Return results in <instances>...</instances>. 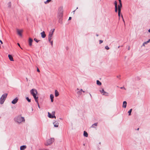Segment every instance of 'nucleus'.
<instances>
[{
    "instance_id": "nucleus-54",
    "label": "nucleus",
    "mask_w": 150,
    "mask_h": 150,
    "mask_svg": "<svg viewBox=\"0 0 150 150\" xmlns=\"http://www.w3.org/2000/svg\"><path fill=\"white\" fill-rule=\"evenodd\" d=\"M148 31L150 33V28L148 30Z\"/></svg>"
},
{
    "instance_id": "nucleus-18",
    "label": "nucleus",
    "mask_w": 150,
    "mask_h": 150,
    "mask_svg": "<svg viewBox=\"0 0 150 150\" xmlns=\"http://www.w3.org/2000/svg\"><path fill=\"white\" fill-rule=\"evenodd\" d=\"M100 92L101 93H102L103 95H105V93H106V92L104 91L103 89H102L101 90H100Z\"/></svg>"
},
{
    "instance_id": "nucleus-5",
    "label": "nucleus",
    "mask_w": 150,
    "mask_h": 150,
    "mask_svg": "<svg viewBox=\"0 0 150 150\" xmlns=\"http://www.w3.org/2000/svg\"><path fill=\"white\" fill-rule=\"evenodd\" d=\"M77 90L78 91L77 92V93L79 96L81 94L82 92H85V91H83V90L82 89H81L80 90L78 88H77Z\"/></svg>"
},
{
    "instance_id": "nucleus-44",
    "label": "nucleus",
    "mask_w": 150,
    "mask_h": 150,
    "mask_svg": "<svg viewBox=\"0 0 150 150\" xmlns=\"http://www.w3.org/2000/svg\"><path fill=\"white\" fill-rule=\"evenodd\" d=\"M17 44H18V45L21 48V49H22V48L21 47L19 43H18Z\"/></svg>"
},
{
    "instance_id": "nucleus-26",
    "label": "nucleus",
    "mask_w": 150,
    "mask_h": 150,
    "mask_svg": "<svg viewBox=\"0 0 150 150\" xmlns=\"http://www.w3.org/2000/svg\"><path fill=\"white\" fill-rule=\"evenodd\" d=\"M97 125V123H96L93 124L91 126V127L94 128V125H95V126H96Z\"/></svg>"
},
{
    "instance_id": "nucleus-25",
    "label": "nucleus",
    "mask_w": 150,
    "mask_h": 150,
    "mask_svg": "<svg viewBox=\"0 0 150 150\" xmlns=\"http://www.w3.org/2000/svg\"><path fill=\"white\" fill-rule=\"evenodd\" d=\"M132 109H130L128 112V113H129V115H131V113L132 112Z\"/></svg>"
},
{
    "instance_id": "nucleus-14",
    "label": "nucleus",
    "mask_w": 150,
    "mask_h": 150,
    "mask_svg": "<svg viewBox=\"0 0 150 150\" xmlns=\"http://www.w3.org/2000/svg\"><path fill=\"white\" fill-rule=\"evenodd\" d=\"M54 31V29H52L49 33V35H53V34Z\"/></svg>"
},
{
    "instance_id": "nucleus-43",
    "label": "nucleus",
    "mask_w": 150,
    "mask_h": 150,
    "mask_svg": "<svg viewBox=\"0 0 150 150\" xmlns=\"http://www.w3.org/2000/svg\"><path fill=\"white\" fill-rule=\"evenodd\" d=\"M121 17H122V18L123 21V22H124V24H125V21H124V20L123 19V16H122V15H121Z\"/></svg>"
},
{
    "instance_id": "nucleus-12",
    "label": "nucleus",
    "mask_w": 150,
    "mask_h": 150,
    "mask_svg": "<svg viewBox=\"0 0 150 150\" xmlns=\"http://www.w3.org/2000/svg\"><path fill=\"white\" fill-rule=\"evenodd\" d=\"M33 41V40L31 38H29V44L30 46H31L32 45V43Z\"/></svg>"
},
{
    "instance_id": "nucleus-1",
    "label": "nucleus",
    "mask_w": 150,
    "mask_h": 150,
    "mask_svg": "<svg viewBox=\"0 0 150 150\" xmlns=\"http://www.w3.org/2000/svg\"><path fill=\"white\" fill-rule=\"evenodd\" d=\"M14 120L19 124H20L21 122H24L25 121L24 117H21V115H18L15 117Z\"/></svg>"
},
{
    "instance_id": "nucleus-4",
    "label": "nucleus",
    "mask_w": 150,
    "mask_h": 150,
    "mask_svg": "<svg viewBox=\"0 0 150 150\" xmlns=\"http://www.w3.org/2000/svg\"><path fill=\"white\" fill-rule=\"evenodd\" d=\"M54 141V138H51L47 141L45 143L46 146H48L51 144Z\"/></svg>"
},
{
    "instance_id": "nucleus-42",
    "label": "nucleus",
    "mask_w": 150,
    "mask_h": 150,
    "mask_svg": "<svg viewBox=\"0 0 150 150\" xmlns=\"http://www.w3.org/2000/svg\"><path fill=\"white\" fill-rule=\"evenodd\" d=\"M121 17H122V18L123 21V22H124V24H125V21H124V20L123 19V16H122V15H121Z\"/></svg>"
},
{
    "instance_id": "nucleus-9",
    "label": "nucleus",
    "mask_w": 150,
    "mask_h": 150,
    "mask_svg": "<svg viewBox=\"0 0 150 150\" xmlns=\"http://www.w3.org/2000/svg\"><path fill=\"white\" fill-rule=\"evenodd\" d=\"M40 34L42 38H44L45 37L46 35L45 34V33L44 31H43L42 32H41Z\"/></svg>"
},
{
    "instance_id": "nucleus-36",
    "label": "nucleus",
    "mask_w": 150,
    "mask_h": 150,
    "mask_svg": "<svg viewBox=\"0 0 150 150\" xmlns=\"http://www.w3.org/2000/svg\"><path fill=\"white\" fill-rule=\"evenodd\" d=\"M115 7L117 6V3L116 1H115L114 3Z\"/></svg>"
},
{
    "instance_id": "nucleus-62",
    "label": "nucleus",
    "mask_w": 150,
    "mask_h": 150,
    "mask_svg": "<svg viewBox=\"0 0 150 150\" xmlns=\"http://www.w3.org/2000/svg\"><path fill=\"white\" fill-rule=\"evenodd\" d=\"M78 8V7H77V8H76V9H77Z\"/></svg>"
},
{
    "instance_id": "nucleus-60",
    "label": "nucleus",
    "mask_w": 150,
    "mask_h": 150,
    "mask_svg": "<svg viewBox=\"0 0 150 150\" xmlns=\"http://www.w3.org/2000/svg\"><path fill=\"white\" fill-rule=\"evenodd\" d=\"M117 78H118V77H119V76H117Z\"/></svg>"
},
{
    "instance_id": "nucleus-57",
    "label": "nucleus",
    "mask_w": 150,
    "mask_h": 150,
    "mask_svg": "<svg viewBox=\"0 0 150 150\" xmlns=\"http://www.w3.org/2000/svg\"><path fill=\"white\" fill-rule=\"evenodd\" d=\"M26 80H27V81L28 80V78H26Z\"/></svg>"
},
{
    "instance_id": "nucleus-41",
    "label": "nucleus",
    "mask_w": 150,
    "mask_h": 150,
    "mask_svg": "<svg viewBox=\"0 0 150 150\" xmlns=\"http://www.w3.org/2000/svg\"><path fill=\"white\" fill-rule=\"evenodd\" d=\"M120 88L121 89H124L125 90H126V88L124 87H121Z\"/></svg>"
},
{
    "instance_id": "nucleus-21",
    "label": "nucleus",
    "mask_w": 150,
    "mask_h": 150,
    "mask_svg": "<svg viewBox=\"0 0 150 150\" xmlns=\"http://www.w3.org/2000/svg\"><path fill=\"white\" fill-rule=\"evenodd\" d=\"M53 115H52L50 112H48V117H49L50 118H53Z\"/></svg>"
},
{
    "instance_id": "nucleus-22",
    "label": "nucleus",
    "mask_w": 150,
    "mask_h": 150,
    "mask_svg": "<svg viewBox=\"0 0 150 150\" xmlns=\"http://www.w3.org/2000/svg\"><path fill=\"white\" fill-rule=\"evenodd\" d=\"M83 135L84 137H87L88 136V134L87 132L84 131L83 132Z\"/></svg>"
},
{
    "instance_id": "nucleus-40",
    "label": "nucleus",
    "mask_w": 150,
    "mask_h": 150,
    "mask_svg": "<svg viewBox=\"0 0 150 150\" xmlns=\"http://www.w3.org/2000/svg\"><path fill=\"white\" fill-rule=\"evenodd\" d=\"M103 42V41L101 40H99V43L100 44H101V43H102V42Z\"/></svg>"
},
{
    "instance_id": "nucleus-61",
    "label": "nucleus",
    "mask_w": 150,
    "mask_h": 150,
    "mask_svg": "<svg viewBox=\"0 0 150 150\" xmlns=\"http://www.w3.org/2000/svg\"><path fill=\"white\" fill-rule=\"evenodd\" d=\"M137 129V130H138L139 129V128H138Z\"/></svg>"
},
{
    "instance_id": "nucleus-51",
    "label": "nucleus",
    "mask_w": 150,
    "mask_h": 150,
    "mask_svg": "<svg viewBox=\"0 0 150 150\" xmlns=\"http://www.w3.org/2000/svg\"><path fill=\"white\" fill-rule=\"evenodd\" d=\"M39 150H47V149H40Z\"/></svg>"
},
{
    "instance_id": "nucleus-37",
    "label": "nucleus",
    "mask_w": 150,
    "mask_h": 150,
    "mask_svg": "<svg viewBox=\"0 0 150 150\" xmlns=\"http://www.w3.org/2000/svg\"><path fill=\"white\" fill-rule=\"evenodd\" d=\"M50 42V43L51 44L52 46L53 45V41H51V40H50V41H49Z\"/></svg>"
},
{
    "instance_id": "nucleus-33",
    "label": "nucleus",
    "mask_w": 150,
    "mask_h": 150,
    "mask_svg": "<svg viewBox=\"0 0 150 150\" xmlns=\"http://www.w3.org/2000/svg\"><path fill=\"white\" fill-rule=\"evenodd\" d=\"M118 11V15L120 17V13L121 11H120V9H119V11Z\"/></svg>"
},
{
    "instance_id": "nucleus-55",
    "label": "nucleus",
    "mask_w": 150,
    "mask_h": 150,
    "mask_svg": "<svg viewBox=\"0 0 150 150\" xmlns=\"http://www.w3.org/2000/svg\"><path fill=\"white\" fill-rule=\"evenodd\" d=\"M89 95H90V96H91V97L92 96H91V94L90 93H89Z\"/></svg>"
},
{
    "instance_id": "nucleus-56",
    "label": "nucleus",
    "mask_w": 150,
    "mask_h": 150,
    "mask_svg": "<svg viewBox=\"0 0 150 150\" xmlns=\"http://www.w3.org/2000/svg\"><path fill=\"white\" fill-rule=\"evenodd\" d=\"M96 36H98V34H97L96 35Z\"/></svg>"
},
{
    "instance_id": "nucleus-47",
    "label": "nucleus",
    "mask_w": 150,
    "mask_h": 150,
    "mask_svg": "<svg viewBox=\"0 0 150 150\" xmlns=\"http://www.w3.org/2000/svg\"><path fill=\"white\" fill-rule=\"evenodd\" d=\"M37 71L38 72H40V71L39 69L38 68H37Z\"/></svg>"
},
{
    "instance_id": "nucleus-50",
    "label": "nucleus",
    "mask_w": 150,
    "mask_h": 150,
    "mask_svg": "<svg viewBox=\"0 0 150 150\" xmlns=\"http://www.w3.org/2000/svg\"><path fill=\"white\" fill-rule=\"evenodd\" d=\"M0 42H1V43L2 44H3V42H2V41L1 40H0Z\"/></svg>"
},
{
    "instance_id": "nucleus-20",
    "label": "nucleus",
    "mask_w": 150,
    "mask_h": 150,
    "mask_svg": "<svg viewBox=\"0 0 150 150\" xmlns=\"http://www.w3.org/2000/svg\"><path fill=\"white\" fill-rule=\"evenodd\" d=\"M52 35H48V40L49 41H50V40H51L52 39Z\"/></svg>"
},
{
    "instance_id": "nucleus-11",
    "label": "nucleus",
    "mask_w": 150,
    "mask_h": 150,
    "mask_svg": "<svg viewBox=\"0 0 150 150\" xmlns=\"http://www.w3.org/2000/svg\"><path fill=\"white\" fill-rule=\"evenodd\" d=\"M7 94L6 93H5L2 95L1 97L2 98H3L5 100H6L7 96Z\"/></svg>"
},
{
    "instance_id": "nucleus-2",
    "label": "nucleus",
    "mask_w": 150,
    "mask_h": 150,
    "mask_svg": "<svg viewBox=\"0 0 150 150\" xmlns=\"http://www.w3.org/2000/svg\"><path fill=\"white\" fill-rule=\"evenodd\" d=\"M63 10L62 7H60L58 9V13H57V17L59 19H60H60L62 18L63 16Z\"/></svg>"
},
{
    "instance_id": "nucleus-29",
    "label": "nucleus",
    "mask_w": 150,
    "mask_h": 150,
    "mask_svg": "<svg viewBox=\"0 0 150 150\" xmlns=\"http://www.w3.org/2000/svg\"><path fill=\"white\" fill-rule=\"evenodd\" d=\"M59 23H60L61 24H62V18L60 19H60H59Z\"/></svg>"
},
{
    "instance_id": "nucleus-31",
    "label": "nucleus",
    "mask_w": 150,
    "mask_h": 150,
    "mask_svg": "<svg viewBox=\"0 0 150 150\" xmlns=\"http://www.w3.org/2000/svg\"><path fill=\"white\" fill-rule=\"evenodd\" d=\"M51 0H47L45 2V4H46L49 2L51 1Z\"/></svg>"
},
{
    "instance_id": "nucleus-8",
    "label": "nucleus",
    "mask_w": 150,
    "mask_h": 150,
    "mask_svg": "<svg viewBox=\"0 0 150 150\" xmlns=\"http://www.w3.org/2000/svg\"><path fill=\"white\" fill-rule=\"evenodd\" d=\"M53 124L54 125V126L55 127H58L59 123L58 122L55 121L53 122Z\"/></svg>"
},
{
    "instance_id": "nucleus-16",
    "label": "nucleus",
    "mask_w": 150,
    "mask_h": 150,
    "mask_svg": "<svg viewBox=\"0 0 150 150\" xmlns=\"http://www.w3.org/2000/svg\"><path fill=\"white\" fill-rule=\"evenodd\" d=\"M54 98V95L52 94H51L50 95V98L51 99V102H53L54 100L53 98Z\"/></svg>"
},
{
    "instance_id": "nucleus-30",
    "label": "nucleus",
    "mask_w": 150,
    "mask_h": 150,
    "mask_svg": "<svg viewBox=\"0 0 150 150\" xmlns=\"http://www.w3.org/2000/svg\"><path fill=\"white\" fill-rule=\"evenodd\" d=\"M150 42V39H149L147 41L144 42V43H146L147 44L148 43Z\"/></svg>"
},
{
    "instance_id": "nucleus-10",
    "label": "nucleus",
    "mask_w": 150,
    "mask_h": 150,
    "mask_svg": "<svg viewBox=\"0 0 150 150\" xmlns=\"http://www.w3.org/2000/svg\"><path fill=\"white\" fill-rule=\"evenodd\" d=\"M5 100L1 97L0 98V104H3Z\"/></svg>"
},
{
    "instance_id": "nucleus-7",
    "label": "nucleus",
    "mask_w": 150,
    "mask_h": 150,
    "mask_svg": "<svg viewBox=\"0 0 150 150\" xmlns=\"http://www.w3.org/2000/svg\"><path fill=\"white\" fill-rule=\"evenodd\" d=\"M18 100V98L17 97L12 101L11 103L13 104H15L17 102Z\"/></svg>"
},
{
    "instance_id": "nucleus-35",
    "label": "nucleus",
    "mask_w": 150,
    "mask_h": 150,
    "mask_svg": "<svg viewBox=\"0 0 150 150\" xmlns=\"http://www.w3.org/2000/svg\"><path fill=\"white\" fill-rule=\"evenodd\" d=\"M105 48L107 50H108L109 49V47L108 46H105Z\"/></svg>"
},
{
    "instance_id": "nucleus-17",
    "label": "nucleus",
    "mask_w": 150,
    "mask_h": 150,
    "mask_svg": "<svg viewBox=\"0 0 150 150\" xmlns=\"http://www.w3.org/2000/svg\"><path fill=\"white\" fill-rule=\"evenodd\" d=\"M8 57L10 61H13V58L12 56L10 54H8Z\"/></svg>"
},
{
    "instance_id": "nucleus-28",
    "label": "nucleus",
    "mask_w": 150,
    "mask_h": 150,
    "mask_svg": "<svg viewBox=\"0 0 150 150\" xmlns=\"http://www.w3.org/2000/svg\"><path fill=\"white\" fill-rule=\"evenodd\" d=\"M26 99L28 102H30L31 99H29V98L28 97H26Z\"/></svg>"
},
{
    "instance_id": "nucleus-38",
    "label": "nucleus",
    "mask_w": 150,
    "mask_h": 150,
    "mask_svg": "<svg viewBox=\"0 0 150 150\" xmlns=\"http://www.w3.org/2000/svg\"><path fill=\"white\" fill-rule=\"evenodd\" d=\"M52 114L53 115H55V112L54 111H52Z\"/></svg>"
},
{
    "instance_id": "nucleus-46",
    "label": "nucleus",
    "mask_w": 150,
    "mask_h": 150,
    "mask_svg": "<svg viewBox=\"0 0 150 150\" xmlns=\"http://www.w3.org/2000/svg\"><path fill=\"white\" fill-rule=\"evenodd\" d=\"M145 44H146V43H144V42L143 43V44L142 46H145Z\"/></svg>"
},
{
    "instance_id": "nucleus-23",
    "label": "nucleus",
    "mask_w": 150,
    "mask_h": 150,
    "mask_svg": "<svg viewBox=\"0 0 150 150\" xmlns=\"http://www.w3.org/2000/svg\"><path fill=\"white\" fill-rule=\"evenodd\" d=\"M96 83L98 85L100 86L101 85V83L99 80H97L96 81Z\"/></svg>"
},
{
    "instance_id": "nucleus-24",
    "label": "nucleus",
    "mask_w": 150,
    "mask_h": 150,
    "mask_svg": "<svg viewBox=\"0 0 150 150\" xmlns=\"http://www.w3.org/2000/svg\"><path fill=\"white\" fill-rule=\"evenodd\" d=\"M122 6V4L121 5H119L118 6V11H119V9H120V11H121V8Z\"/></svg>"
},
{
    "instance_id": "nucleus-6",
    "label": "nucleus",
    "mask_w": 150,
    "mask_h": 150,
    "mask_svg": "<svg viewBox=\"0 0 150 150\" xmlns=\"http://www.w3.org/2000/svg\"><path fill=\"white\" fill-rule=\"evenodd\" d=\"M17 34L18 35L20 36H22L21 33L23 32V30H19V29H17Z\"/></svg>"
},
{
    "instance_id": "nucleus-45",
    "label": "nucleus",
    "mask_w": 150,
    "mask_h": 150,
    "mask_svg": "<svg viewBox=\"0 0 150 150\" xmlns=\"http://www.w3.org/2000/svg\"><path fill=\"white\" fill-rule=\"evenodd\" d=\"M119 3H120V5H121V4H122V3H121V0H119Z\"/></svg>"
},
{
    "instance_id": "nucleus-58",
    "label": "nucleus",
    "mask_w": 150,
    "mask_h": 150,
    "mask_svg": "<svg viewBox=\"0 0 150 150\" xmlns=\"http://www.w3.org/2000/svg\"><path fill=\"white\" fill-rule=\"evenodd\" d=\"M32 111H33V108H32Z\"/></svg>"
},
{
    "instance_id": "nucleus-15",
    "label": "nucleus",
    "mask_w": 150,
    "mask_h": 150,
    "mask_svg": "<svg viewBox=\"0 0 150 150\" xmlns=\"http://www.w3.org/2000/svg\"><path fill=\"white\" fill-rule=\"evenodd\" d=\"M26 148V145H23L20 147V149L21 150H24Z\"/></svg>"
},
{
    "instance_id": "nucleus-59",
    "label": "nucleus",
    "mask_w": 150,
    "mask_h": 150,
    "mask_svg": "<svg viewBox=\"0 0 150 150\" xmlns=\"http://www.w3.org/2000/svg\"><path fill=\"white\" fill-rule=\"evenodd\" d=\"M120 47V46H119L118 47V48H119Z\"/></svg>"
},
{
    "instance_id": "nucleus-3",
    "label": "nucleus",
    "mask_w": 150,
    "mask_h": 150,
    "mask_svg": "<svg viewBox=\"0 0 150 150\" xmlns=\"http://www.w3.org/2000/svg\"><path fill=\"white\" fill-rule=\"evenodd\" d=\"M30 93L33 96L35 101H36V99H38V96H37L38 93L37 90L36 89H33L30 90Z\"/></svg>"
},
{
    "instance_id": "nucleus-19",
    "label": "nucleus",
    "mask_w": 150,
    "mask_h": 150,
    "mask_svg": "<svg viewBox=\"0 0 150 150\" xmlns=\"http://www.w3.org/2000/svg\"><path fill=\"white\" fill-rule=\"evenodd\" d=\"M59 95L58 92L56 90L55 91V97H57Z\"/></svg>"
},
{
    "instance_id": "nucleus-49",
    "label": "nucleus",
    "mask_w": 150,
    "mask_h": 150,
    "mask_svg": "<svg viewBox=\"0 0 150 150\" xmlns=\"http://www.w3.org/2000/svg\"><path fill=\"white\" fill-rule=\"evenodd\" d=\"M71 17H69V20H71Z\"/></svg>"
},
{
    "instance_id": "nucleus-52",
    "label": "nucleus",
    "mask_w": 150,
    "mask_h": 150,
    "mask_svg": "<svg viewBox=\"0 0 150 150\" xmlns=\"http://www.w3.org/2000/svg\"><path fill=\"white\" fill-rule=\"evenodd\" d=\"M128 50H130V47H129V46H128Z\"/></svg>"
},
{
    "instance_id": "nucleus-53",
    "label": "nucleus",
    "mask_w": 150,
    "mask_h": 150,
    "mask_svg": "<svg viewBox=\"0 0 150 150\" xmlns=\"http://www.w3.org/2000/svg\"><path fill=\"white\" fill-rule=\"evenodd\" d=\"M75 10L73 11L72 12L73 13V14H74V13L75 11Z\"/></svg>"
},
{
    "instance_id": "nucleus-34",
    "label": "nucleus",
    "mask_w": 150,
    "mask_h": 150,
    "mask_svg": "<svg viewBox=\"0 0 150 150\" xmlns=\"http://www.w3.org/2000/svg\"><path fill=\"white\" fill-rule=\"evenodd\" d=\"M115 12H117V10H118L117 6L115 7Z\"/></svg>"
},
{
    "instance_id": "nucleus-27",
    "label": "nucleus",
    "mask_w": 150,
    "mask_h": 150,
    "mask_svg": "<svg viewBox=\"0 0 150 150\" xmlns=\"http://www.w3.org/2000/svg\"><path fill=\"white\" fill-rule=\"evenodd\" d=\"M36 101H35V102H37V104H38V107L39 108H40V107L39 105V103L38 102V99H36Z\"/></svg>"
},
{
    "instance_id": "nucleus-48",
    "label": "nucleus",
    "mask_w": 150,
    "mask_h": 150,
    "mask_svg": "<svg viewBox=\"0 0 150 150\" xmlns=\"http://www.w3.org/2000/svg\"><path fill=\"white\" fill-rule=\"evenodd\" d=\"M53 118H56V117L54 115H53Z\"/></svg>"
},
{
    "instance_id": "nucleus-39",
    "label": "nucleus",
    "mask_w": 150,
    "mask_h": 150,
    "mask_svg": "<svg viewBox=\"0 0 150 150\" xmlns=\"http://www.w3.org/2000/svg\"><path fill=\"white\" fill-rule=\"evenodd\" d=\"M11 3L10 2H9L8 3V6L9 7H11Z\"/></svg>"
},
{
    "instance_id": "nucleus-13",
    "label": "nucleus",
    "mask_w": 150,
    "mask_h": 150,
    "mask_svg": "<svg viewBox=\"0 0 150 150\" xmlns=\"http://www.w3.org/2000/svg\"><path fill=\"white\" fill-rule=\"evenodd\" d=\"M127 104V102L126 101H124L123 102L122 107L125 108L126 107Z\"/></svg>"
},
{
    "instance_id": "nucleus-32",
    "label": "nucleus",
    "mask_w": 150,
    "mask_h": 150,
    "mask_svg": "<svg viewBox=\"0 0 150 150\" xmlns=\"http://www.w3.org/2000/svg\"><path fill=\"white\" fill-rule=\"evenodd\" d=\"M34 40L35 41L37 42H38L39 41H40L39 40H38L36 38H35L34 39Z\"/></svg>"
}]
</instances>
